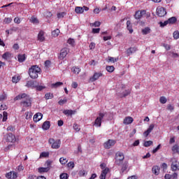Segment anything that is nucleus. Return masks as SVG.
Returning a JSON list of instances; mask_svg holds the SVG:
<instances>
[{"mask_svg": "<svg viewBox=\"0 0 179 179\" xmlns=\"http://www.w3.org/2000/svg\"><path fill=\"white\" fill-rule=\"evenodd\" d=\"M40 72H41V69H40L37 65L32 66L29 69V75L31 79H37Z\"/></svg>", "mask_w": 179, "mask_h": 179, "instance_id": "f257e3e1", "label": "nucleus"}, {"mask_svg": "<svg viewBox=\"0 0 179 179\" xmlns=\"http://www.w3.org/2000/svg\"><path fill=\"white\" fill-rule=\"evenodd\" d=\"M48 143L51 145L52 149H59L61 148V140L60 139H54L50 138L48 140Z\"/></svg>", "mask_w": 179, "mask_h": 179, "instance_id": "f03ea898", "label": "nucleus"}, {"mask_svg": "<svg viewBox=\"0 0 179 179\" xmlns=\"http://www.w3.org/2000/svg\"><path fill=\"white\" fill-rule=\"evenodd\" d=\"M124 159H125V156L124 155V153L118 151L115 154V163L117 166H121L124 162Z\"/></svg>", "mask_w": 179, "mask_h": 179, "instance_id": "7ed1b4c3", "label": "nucleus"}, {"mask_svg": "<svg viewBox=\"0 0 179 179\" xmlns=\"http://www.w3.org/2000/svg\"><path fill=\"white\" fill-rule=\"evenodd\" d=\"M171 169L172 170V171H178L179 170V162L176 159V157H173L171 159Z\"/></svg>", "mask_w": 179, "mask_h": 179, "instance_id": "20e7f679", "label": "nucleus"}, {"mask_svg": "<svg viewBox=\"0 0 179 179\" xmlns=\"http://www.w3.org/2000/svg\"><path fill=\"white\" fill-rule=\"evenodd\" d=\"M69 48H64L62 49H61L60 50V53L58 56L59 59H64V58L66 57V55H68V54H69Z\"/></svg>", "mask_w": 179, "mask_h": 179, "instance_id": "39448f33", "label": "nucleus"}, {"mask_svg": "<svg viewBox=\"0 0 179 179\" xmlns=\"http://www.w3.org/2000/svg\"><path fill=\"white\" fill-rule=\"evenodd\" d=\"M157 15L159 17H163V16H166L167 15V11H166V8L162 6H159L157 8Z\"/></svg>", "mask_w": 179, "mask_h": 179, "instance_id": "423d86ee", "label": "nucleus"}, {"mask_svg": "<svg viewBox=\"0 0 179 179\" xmlns=\"http://www.w3.org/2000/svg\"><path fill=\"white\" fill-rule=\"evenodd\" d=\"M116 143H117V141L115 140L109 139L103 143V148H105V149H110L112 148V146H114V145H115Z\"/></svg>", "mask_w": 179, "mask_h": 179, "instance_id": "0eeeda50", "label": "nucleus"}, {"mask_svg": "<svg viewBox=\"0 0 179 179\" xmlns=\"http://www.w3.org/2000/svg\"><path fill=\"white\" fill-rule=\"evenodd\" d=\"M99 115V117H97L94 121L95 127H101V120L104 118L106 114L100 113Z\"/></svg>", "mask_w": 179, "mask_h": 179, "instance_id": "6e6552de", "label": "nucleus"}, {"mask_svg": "<svg viewBox=\"0 0 179 179\" xmlns=\"http://www.w3.org/2000/svg\"><path fill=\"white\" fill-rule=\"evenodd\" d=\"M103 76V73L101 72H98V73H94V75L90 78V81L92 83L96 82V80H98L99 78H101Z\"/></svg>", "mask_w": 179, "mask_h": 179, "instance_id": "1a4fd4ad", "label": "nucleus"}, {"mask_svg": "<svg viewBox=\"0 0 179 179\" xmlns=\"http://www.w3.org/2000/svg\"><path fill=\"white\" fill-rule=\"evenodd\" d=\"M20 104L25 108L31 107V97H28L27 99L21 101Z\"/></svg>", "mask_w": 179, "mask_h": 179, "instance_id": "9d476101", "label": "nucleus"}, {"mask_svg": "<svg viewBox=\"0 0 179 179\" xmlns=\"http://www.w3.org/2000/svg\"><path fill=\"white\" fill-rule=\"evenodd\" d=\"M146 14V10H138L135 13L134 17L137 20L141 19L143 15Z\"/></svg>", "mask_w": 179, "mask_h": 179, "instance_id": "9b49d317", "label": "nucleus"}, {"mask_svg": "<svg viewBox=\"0 0 179 179\" xmlns=\"http://www.w3.org/2000/svg\"><path fill=\"white\" fill-rule=\"evenodd\" d=\"M153 129H155V124H151L149 126L148 129L143 133V136H145V138H148V136H149V134L153 131Z\"/></svg>", "mask_w": 179, "mask_h": 179, "instance_id": "f8f14e48", "label": "nucleus"}, {"mask_svg": "<svg viewBox=\"0 0 179 179\" xmlns=\"http://www.w3.org/2000/svg\"><path fill=\"white\" fill-rule=\"evenodd\" d=\"M137 51H138V48L136 47L129 48L126 51V54L127 57H129L130 55H132V54H135V52Z\"/></svg>", "mask_w": 179, "mask_h": 179, "instance_id": "ddd939ff", "label": "nucleus"}, {"mask_svg": "<svg viewBox=\"0 0 179 179\" xmlns=\"http://www.w3.org/2000/svg\"><path fill=\"white\" fill-rule=\"evenodd\" d=\"M6 142H11L13 143L14 142H16V137L13 134L9 133L6 137Z\"/></svg>", "mask_w": 179, "mask_h": 179, "instance_id": "4468645a", "label": "nucleus"}, {"mask_svg": "<svg viewBox=\"0 0 179 179\" xmlns=\"http://www.w3.org/2000/svg\"><path fill=\"white\" fill-rule=\"evenodd\" d=\"M28 97H30V96L27 95L25 93L20 94L14 98V101H16L17 100H22V99H25V100H27Z\"/></svg>", "mask_w": 179, "mask_h": 179, "instance_id": "2eb2a0df", "label": "nucleus"}, {"mask_svg": "<svg viewBox=\"0 0 179 179\" xmlns=\"http://www.w3.org/2000/svg\"><path fill=\"white\" fill-rule=\"evenodd\" d=\"M134 122V118L131 117H126L123 120V124L124 125H129V124H132Z\"/></svg>", "mask_w": 179, "mask_h": 179, "instance_id": "dca6fc26", "label": "nucleus"}, {"mask_svg": "<svg viewBox=\"0 0 179 179\" xmlns=\"http://www.w3.org/2000/svg\"><path fill=\"white\" fill-rule=\"evenodd\" d=\"M43 118V113H37L34 115V122H38Z\"/></svg>", "mask_w": 179, "mask_h": 179, "instance_id": "f3484780", "label": "nucleus"}, {"mask_svg": "<svg viewBox=\"0 0 179 179\" xmlns=\"http://www.w3.org/2000/svg\"><path fill=\"white\" fill-rule=\"evenodd\" d=\"M152 172L155 176H159L160 174V167L159 166H154L152 169Z\"/></svg>", "mask_w": 179, "mask_h": 179, "instance_id": "a211bd4d", "label": "nucleus"}, {"mask_svg": "<svg viewBox=\"0 0 179 179\" xmlns=\"http://www.w3.org/2000/svg\"><path fill=\"white\" fill-rule=\"evenodd\" d=\"M63 114H64V115H73L74 114H76V110H69V109H67V110H64L63 111Z\"/></svg>", "mask_w": 179, "mask_h": 179, "instance_id": "6ab92c4d", "label": "nucleus"}, {"mask_svg": "<svg viewBox=\"0 0 179 179\" xmlns=\"http://www.w3.org/2000/svg\"><path fill=\"white\" fill-rule=\"evenodd\" d=\"M38 40L41 43H43L45 40V37H44V31H40L38 34Z\"/></svg>", "mask_w": 179, "mask_h": 179, "instance_id": "aec40b11", "label": "nucleus"}, {"mask_svg": "<svg viewBox=\"0 0 179 179\" xmlns=\"http://www.w3.org/2000/svg\"><path fill=\"white\" fill-rule=\"evenodd\" d=\"M3 59H5L6 61H8L9 59H12V53L9 52H6L2 55Z\"/></svg>", "mask_w": 179, "mask_h": 179, "instance_id": "412c9836", "label": "nucleus"}, {"mask_svg": "<svg viewBox=\"0 0 179 179\" xmlns=\"http://www.w3.org/2000/svg\"><path fill=\"white\" fill-rule=\"evenodd\" d=\"M50 127H51V123L50 121L44 122L42 125V128L44 129V131H48V129H50Z\"/></svg>", "mask_w": 179, "mask_h": 179, "instance_id": "4be33fe9", "label": "nucleus"}, {"mask_svg": "<svg viewBox=\"0 0 179 179\" xmlns=\"http://www.w3.org/2000/svg\"><path fill=\"white\" fill-rule=\"evenodd\" d=\"M127 29L129 30L130 34L134 33V29H132V24L129 20L127 21Z\"/></svg>", "mask_w": 179, "mask_h": 179, "instance_id": "5701e85b", "label": "nucleus"}, {"mask_svg": "<svg viewBox=\"0 0 179 179\" xmlns=\"http://www.w3.org/2000/svg\"><path fill=\"white\" fill-rule=\"evenodd\" d=\"M80 71L81 69L78 66H73V68H71V72H73V73H75V75H79Z\"/></svg>", "mask_w": 179, "mask_h": 179, "instance_id": "b1692460", "label": "nucleus"}, {"mask_svg": "<svg viewBox=\"0 0 179 179\" xmlns=\"http://www.w3.org/2000/svg\"><path fill=\"white\" fill-rule=\"evenodd\" d=\"M168 23L169 24H174L175 23L177 22V17H171L168 19Z\"/></svg>", "mask_w": 179, "mask_h": 179, "instance_id": "393cba45", "label": "nucleus"}, {"mask_svg": "<svg viewBox=\"0 0 179 179\" xmlns=\"http://www.w3.org/2000/svg\"><path fill=\"white\" fill-rule=\"evenodd\" d=\"M18 62H24L26 61V55H18Z\"/></svg>", "mask_w": 179, "mask_h": 179, "instance_id": "a878e982", "label": "nucleus"}, {"mask_svg": "<svg viewBox=\"0 0 179 179\" xmlns=\"http://www.w3.org/2000/svg\"><path fill=\"white\" fill-rule=\"evenodd\" d=\"M38 173H48L50 171V167H40L38 169Z\"/></svg>", "mask_w": 179, "mask_h": 179, "instance_id": "bb28decb", "label": "nucleus"}, {"mask_svg": "<svg viewBox=\"0 0 179 179\" xmlns=\"http://www.w3.org/2000/svg\"><path fill=\"white\" fill-rule=\"evenodd\" d=\"M75 12L78 14L83 13V12H85V9L83 7L77 6L75 8Z\"/></svg>", "mask_w": 179, "mask_h": 179, "instance_id": "cd10ccee", "label": "nucleus"}, {"mask_svg": "<svg viewBox=\"0 0 179 179\" xmlns=\"http://www.w3.org/2000/svg\"><path fill=\"white\" fill-rule=\"evenodd\" d=\"M29 20L31 23H33L34 24H38L40 23V22L38 21V19H37V17L34 16H32Z\"/></svg>", "mask_w": 179, "mask_h": 179, "instance_id": "c85d7f7f", "label": "nucleus"}, {"mask_svg": "<svg viewBox=\"0 0 179 179\" xmlns=\"http://www.w3.org/2000/svg\"><path fill=\"white\" fill-rule=\"evenodd\" d=\"M64 85V83L62 82H57L55 83H53L51 85V87L54 89H57V87H59V86H62Z\"/></svg>", "mask_w": 179, "mask_h": 179, "instance_id": "c756f323", "label": "nucleus"}, {"mask_svg": "<svg viewBox=\"0 0 179 179\" xmlns=\"http://www.w3.org/2000/svg\"><path fill=\"white\" fill-rule=\"evenodd\" d=\"M106 70L107 71V72H109L110 73H111L114 72V71L115 70V68L114 67V66H106Z\"/></svg>", "mask_w": 179, "mask_h": 179, "instance_id": "7c9ffc66", "label": "nucleus"}, {"mask_svg": "<svg viewBox=\"0 0 179 179\" xmlns=\"http://www.w3.org/2000/svg\"><path fill=\"white\" fill-rule=\"evenodd\" d=\"M20 80V76H14L12 78L13 83H17Z\"/></svg>", "mask_w": 179, "mask_h": 179, "instance_id": "2f4dec72", "label": "nucleus"}, {"mask_svg": "<svg viewBox=\"0 0 179 179\" xmlns=\"http://www.w3.org/2000/svg\"><path fill=\"white\" fill-rule=\"evenodd\" d=\"M59 33H61L59 29H56L53 31H52V36L53 37H58V36H59Z\"/></svg>", "mask_w": 179, "mask_h": 179, "instance_id": "473e14b6", "label": "nucleus"}, {"mask_svg": "<svg viewBox=\"0 0 179 179\" xmlns=\"http://www.w3.org/2000/svg\"><path fill=\"white\" fill-rule=\"evenodd\" d=\"M53 98H54V94H52V93L48 92L45 94V100H50Z\"/></svg>", "mask_w": 179, "mask_h": 179, "instance_id": "72a5a7b5", "label": "nucleus"}, {"mask_svg": "<svg viewBox=\"0 0 179 179\" xmlns=\"http://www.w3.org/2000/svg\"><path fill=\"white\" fill-rule=\"evenodd\" d=\"M172 152H173L174 153H178V155H179L178 145L176 144L172 147Z\"/></svg>", "mask_w": 179, "mask_h": 179, "instance_id": "f704fd0d", "label": "nucleus"}, {"mask_svg": "<svg viewBox=\"0 0 179 179\" xmlns=\"http://www.w3.org/2000/svg\"><path fill=\"white\" fill-rule=\"evenodd\" d=\"M118 61V58H115V57H108V62H112L114 64L115 62H117Z\"/></svg>", "mask_w": 179, "mask_h": 179, "instance_id": "c9c22d12", "label": "nucleus"}, {"mask_svg": "<svg viewBox=\"0 0 179 179\" xmlns=\"http://www.w3.org/2000/svg\"><path fill=\"white\" fill-rule=\"evenodd\" d=\"M25 115L26 120H31V117H33V113L31 112H26Z\"/></svg>", "mask_w": 179, "mask_h": 179, "instance_id": "e433bc0d", "label": "nucleus"}, {"mask_svg": "<svg viewBox=\"0 0 179 179\" xmlns=\"http://www.w3.org/2000/svg\"><path fill=\"white\" fill-rule=\"evenodd\" d=\"M50 156V152H43L41 153L40 155V159H41V157H48Z\"/></svg>", "mask_w": 179, "mask_h": 179, "instance_id": "4c0bfd02", "label": "nucleus"}, {"mask_svg": "<svg viewBox=\"0 0 179 179\" xmlns=\"http://www.w3.org/2000/svg\"><path fill=\"white\" fill-rule=\"evenodd\" d=\"M142 33L144 35L149 34V33H150V29L149 27H145L142 29Z\"/></svg>", "mask_w": 179, "mask_h": 179, "instance_id": "58836bf2", "label": "nucleus"}, {"mask_svg": "<svg viewBox=\"0 0 179 179\" xmlns=\"http://www.w3.org/2000/svg\"><path fill=\"white\" fill-rule=\"evenodd\" d=\"M67 43L71 45V47H74L75 45V40L73 38H69L67 41Z\"/></svg>", "mask_w": 179, "mask_h": 179, "instance_id": "ea45409f", "label": "nucleus"}, {"mask_svg": "<svg viewBox=\"0 0 179 179\" xmlns=\"http://www.w3.org/2000/svg\"><path fill=\"white\" fill-rule=\"evenodd\" d=\"M131 94V91L126 90L124 92L120 94V97H127V96H129Z\"/></svg>", "mask_w": 179, "mask_h": 179, "instance_id": "a19ab883", "label": "nucleus"}, {"mask_svg": "<svg viewBox=\"0 0 179 179\" xmlns=\"http://www.w3.org/2000/svg\"><path fill=\"white\" fill-rule=\"evenodd\" d=\"M153 145V141H148L144 143L145 148H149V146H152Z\"/></svg>", "mask_w": 179, "mask_h": 179, "instance_id": "79ce46f5", "label": "nucleus"}, {"mask_svg": "<svg viewBox=\"0 0 179 179\" xmlns=\"http://www.w3.org/2000/svg\"><path fill=\"white\" fill-rule=\"evenodd\" d=\"M159 102L161 104H166L167 103V99H166L164 96H161L159 98Z\"/></svg>", "mask_w": 179, "mask_h": 179, "instance_id": "37998d69", "label": "nucleus"}, {"mask_svg": "<svg viewBox=\"0 0 179 179\" xmlns=\"http://www.w3.org/2000/svg\"><path fill=\"white\" fill-rule=\"evenodd\" d=\"M73 129H75V131H76V132H79L80 131V127L79 126V124L74 123L73 125Z\"/></svg>", "mask_w": 179, "mask_h": 179, "instance_id": "c03bdc74", "label": "nucleus"}, {"mask_svg": "<svg viewBox=\"0 0 179 179\" xmlns=\"http://www.w3.org/2000/svg\"><path fill=\"white\" fill-rule=\"evenodd\" d=\"M59 177H60V179H68L69 178V175H68V173H62Z\"/></svg>", "mask_w": 179, "mask_h": 179, "instance_id": "a18cd8bd", "label": "nucleus"}, {"mask_svg": "<svg viewBox=\"0 0 179 179\" xmlns=\"http://www.w3.org/2000/svg\"><path fill=\"white\" fill-rule=\"evenodd\" d=\"M173 38L175 40H178L179 38V31H175L173 34Z\"/></svg>", "mask_w": 179, "mask_h": 179, "instance_id": "49530a36", "label": "nucleus"}, {"mask_svg": "<svg viewBox=\"0 0 179 179\" xmlns=\"http://www.w3.org/2000/svg\"><path fill=\"white\" fill-rule=\"evenodd\" d=\"M66 15V13L65 12L59 13H57V18L62 19V17H64Z\"/></svg>", "mask_w": 179, "mask_h": 179, "instance_id": "de8ad7c7", "label": "nucleus"}, {"mask_svg": "<svg viewBox=\"0 0 179 179\" xmlns=\"http://www.w3.org/2000/svg\"><path fill=\"white\" fill-rule=\"evenodd\" d=\"M59 162L61 164H66V163H68V159H66V158L61 157Z\"/></svg>", "mask_w": 179, "mask_h": 179, "instance_id": "09e8293b", "label": "nucleus"}, {"mask_svg": "<svg viewBox=\"0 0 179 179\" xmlns=\"http://www.w3.org/2000/svg\"><path fill=\"white\" fill-rule=\"evenodd\" d=\"M26 86L27 87H34V81H28Z\"/></svg>", "mask_w": 179, "mask_h": 179, "instance_id": "8fccbe9b", "label": "nucleus"}, {"mask_svg": "<svg viewBox=\"0 0 179 179\" xmlns=\"http://www.w3.org/2000/svg\"><path fill=\"white\" fill-rule=\"evenodd\" d=\"M79 177H85L86 176V171L80 170L78 173Z\"/></svg>", "mask_w": 179, "mask_h": 179, "instance_id": "3c124183", "label": "nucleus"}, {"mask_svg": "<svg viewBox=\"0 0 179 179\" xmlns=\"http://www.w3.org/2000/svg\"><path fill=\"white\" fill-rule=\"evenodd\" d=\"M36 90H38V92H41V90L45 89V86L43 85H37L35 86Z\"/></svg>", "mask_w": 179, "mask_h": 179, "instance_id": "603ef678", "label": "nucleus"}, {"mask_svg": "<svg viewBox=\"0 0 179 179\" xmlns=\"http://www.w3.org/2000/svg\"><path fill=\"white\" fill-rule=\"evenodd\" d=\"M66 101H68V99H66V98H65L64 99H60L58 102V104H59V106H64V104H65Z\"/></svg>", "mask_w": 179, "mask_h": 179, "instance_id": "864d4df0", "label": "nucleus"}, {"mask_svg": "<svg viewBox=\"0 0 179 179\" xmlns=\"http://www.w3.org/2000/svg\"><path fill=\"white\" fill-rule=\"evenodd\" d=\"M163 47L166 50V51H170V50H171V46L167 43H164Z\"/></svg>", "mask_w": 179, "mask_h": 179, "instance_id": "5fc2aeb1", "label": "nucleus"}, {"mask_svg": "<svg viewBox=\"0 0 179 179\" xmlns=\"http://www.w3.org/2000/svg\"><path fill=\"white\" fill-rule=\"evenodd\" d=\"M159 24L160 25V27H165L166 24H169V21L166 20L164 22H159Z\"/></svg>", "mask_w": 179, "mask_h": 179, "instance_id": "6e6d98bb", "label": "nucleus"}, {"mask_svg": "<svg viewBox=\"0 0 179 179\" xmlns=\"http://www.w3.org/2000/svg\"><path fill=\"white\" fill-rule=\"evenodd\" d=\"M3 122H6V120H8V112H3Z\"/></svg>", "mask_w": 179, "mask_h": 179, "instance_id": "4d7b16f0", "label": "nucleus"}, {"mask_svg": "<svg viewBox=\"0 0 179 179\" xmlns=\"http://www.w3.org/2000/svg\"><path fill=\"white\" fill-rule=\"evenodd\" d=\"M110 171V169L108 168H106L105 169H103L101 172V174L103 175V176H107V174L108 173V172Z\"/></svg>", "mask_w": 179, "mask_h": 179, "instance_id": "13d9d810", "label": "nucleus"}, {"mask_svg": "<svg viewBox=\"0 0 179 179\" xmlns=\"http://www.w3.org/2000/svg\"><path fill=\"white\" fill-rule=\"evenodd\" d=\"M11 22H12V18L10 17L5 18L3 20V23H5L6 24H9V23H10Z\"/></svg>", "mask_w": 179, "mask_h": 179, "instance_id": "bf43d9fd", "label": "nucleus"}, {"mask_svg": "<svg viewBox=\"0 0 179 179\" xmlns=\"http://www.w3.org/2000/svg\"><path fill=\"white\" fill-rule=\"evenodd\" d=\"M92 33L94 34H97L100 33V28H93Z\"/></svg>", "mask_w": 179, "mask_h": 179, "instance_id": "052dcab7", "label": "nucleus"}, {"mask_svg": "<svg viewBox=\"0 0 179 179\" xmlns=\"http://www.w3.org/2000/svg\"><path fill=\"white\" fill-rule=\"evenodd\" d=\"M127 169H128V165L127 164H123L122 169H121L122 173H124V171H125L127 170Z\"/></svg>", "mask_w": 179, "mask_h": 179, "instance_id": "680f3d73", "label": "nucleus"}, {"mask_svg": "<svg viewBox=\"0 0 179 179\" xmlns=\"http://www.w3.org/2000/svg\"><path fill=\"white\" fill-rule=\"evenodd\" d=\"M101 24V22H99V21H96V22H94L93 24H92V26H94V27H100V25Z\"/></svg>", "mask_w": 179, "mask_h": 179, "instance_id": "e2e57ef3", "label": "nucleus"}, {"mask_svg": "<svg viewBox=\"0 0 179 179\" xmlns=\"http://www.w3.org/2000/svg\"><path fill=\"white\" fill-rule=\"evenodd\" d=\"M13 171H10V172L7 173L6 174V178H8V179L12 178V174H13Z\"/></svg>", "mask_w": 179, "mask_h": 179, "instance_id": "0e129e2a", "label": "nucleus"}, {"mask_svg": "<svg viewBox=\"0 0 179 179\" xmlns=\"http://www.w3.org/2000/svg\"><path fill=\"white\" fill-rule=\"evenodd\" d=\"M3 100H6V94L0 95V101H3Z\"/></svg>", "mask_w": 179, "mask_h": 179, "instance_id": "69168bd1", "label": "nucleus"}, {"mask_svg": "<svg viewBox=\"0 0 179 179\" xmlns=\"http://www.w3.org/2000/svg\"><path fill=\"white\" fill-rule=\"evenodd\" d=\"M23 170H24V166H23V165H19L17 166V171H19V173H20V171H23Z\"/></svg>", "mask_w": 179, "mask_h": 179, "instance_id": "338daca9", "label": "nucleus"}, {"mask_svg": "<svg viewBox=\"0 0 179 179\" xmlns=\"http://www.w3.org/2000/svg\"><path fill=\"white\" fill-rule=\"evenodd\" d=\"M162 145L159 144L157 148H155L153 150H152V153H156L157 152V150H159V149H160Z\"/></svg>", "mask_w": 179, "mask_h": 179, "instance_id": "774afa93", "label": "nucleus"}]
</instances>
